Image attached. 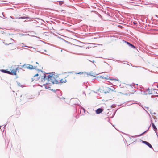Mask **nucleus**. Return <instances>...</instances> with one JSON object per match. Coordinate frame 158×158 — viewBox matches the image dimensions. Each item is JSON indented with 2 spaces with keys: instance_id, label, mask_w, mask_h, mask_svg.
Here are the masks:
<instances>
[{
  "instance_id": "f257e3e1",
  "label": "nucleus",
  "mask_w": 158,
  "mask_h": 158,
  "mask_svg": "<svg viewBox=\"0 0 158 158\" xmlns=\"http://www.w3.org/2000/svg\"><path fill=\"white\" fill-rule=\"evenodd\" d=\"M38 73L33 76V79L36 80L39 79H41L42 82H44L46 80H47L48 81L53 84L58 83L59 76H57L55 75H49L47 76L41 70L38 71Z\"/></svg>"
},
{
  "instance_id": "f03ea898",
  "label": "nucleus",
  "mask_w": 158,
  "mask_h": 158,
  "mask_svg": "<svg viewBox=\"0 0 158 158\" xmlns=\"http://www.w3.org/2000/svg\"><path fill=\"white\" fill-rule=\"evenodd\" d=\"M20 65H12L10 67V69L9 71L10 72V74L13 75H16V72L20 69L19 67Z\"/></svg>"
},
{
  "instance_id": "7ed1b4c3",
  "label": "nucleus",
  "mask_w": 158,
  "mask_h": 158,
  "mask_svg": "<svg viewBox=\"0 0 158 158\" xmlns=\"http://www.w3.org/2000/svg\"><path fill=\"white\" fill-rule=\"evenodd\" d=\"M100 77H102V78L103 79H105L106 80H109L110 81V83H111L112 85L115 84L116 83L119 81V80L117 79H112V78H110L108 77L107 76L106 77L100 76Z\"/></svg>"
},
{
  "instance_id": "20e7f679",
  "label": "nucleus",
  "mask_w": 158,
  "mask_h": 158,
  "mask_svg": "<svg viewBox=\"0 0 158 158\" xmlns=\"http://www.w3.org/2000/svg\"><path fill=\"white\" fill-rule=\"evenodd\" d=\"M66 77L63 75H60L58 77V83H65L66 82Z\"/></svg>"
},
{
  "instance_id": "39448f33",
  "label": "nucleus",
  "mask_w": 158,
  "mask_h": 158,
  "mask_svg": "<svg viewBox=\"0 0 158 158\" xmlns=\"http://www.w3.org/2000/svg\"><path fill=\"white\" fill-rule=\"evenodd\" d=\"M25 67L31 70L36 68H38V67L37 66H33V65L30 64H27L25 65Z\"/></svg>"
},
{
  "instance_id": "423d86ee",
  "label": "nucleus",
  "mask_w": 158,
  "mask_h": 158,
  "mask_svg": "<svg viewBox=\"0 0 158 158\" xmlns=\"http://www.w3.org/2000/svg\"><path fill=\"white\" fill-rule=\"evenodd\" d=\"M132 89V88L131 86H129L127 88V90L128 92L127 93H126L125 94H129V95L130 94H131L132 93L131 92V89Z\"/></svg>"
},
{
  "instance_id": "0eeeda50",
  "label": "nucleus",
  "mask_w": 158,
  "mask_h": 158,
  "mask_svg": "<svg viewBox=\"0 0 158 158\" xmlns=\"http://www.w3.org/2000/svg\"><path fill=\"white\" fill-rule=\"evenodd\" d=\"M103 111V109L102 108H98L96 110V112L97 114H99L102 113Z\"/></svg>"
},
{
  "instance_id": "6e6552de",
  "label": "nucleus",
  "mask_w": 158,
  "mask_h": 158,
  "mask_svg": "<svg viewBox=\"0 0 158 158\" xmlns=\"http://www.w3.org/2000/svg\"><path fill=\"white\" fill-rule=\"evenodd\" d=\"M135 70L136 71L140 72H141L142 68L140 67H135Z\"/></svg>"
},
{
  "instance_id": "1a4fd4ad",
  "label": "nucleus",
  "mask_w": 158,
  "mask_h": 158,
  "mask_svg": "<svg viewBox=\"0 0 158 158\" xmlns=\"http://www.w3.org/2000/svg\"><path fill=\"white\" fill-rule=\"evenodd\" d=\"M143 142L145 144L147 145L150 148H152V146L148 142L146 141H143Z\"/></svg>"
},
{
  "instance_id": "9d476101",
  "label": "nucleus",
  "mask_w": 158,
  "mask_h": 158,
  "mask_svg": "<svg viewBox=\"0 0 158 158\" xmlns=\"http://www.w3.org/2000/svg\"><path fill=\"white\" fill-rule=\"evenodd\" d=\"M8 40L10 42H8V43H6V45H8L11 43H13V41H14V40L12 38H10L8 39Z\"/></svg>"
},
{
  "instance_id": "9b49d317",
  "label": "nucleus",
  "mask_w": 158,
  "mask_h": 158,
  "mask_svg": "<svg viewBox=\"0 0 158 158\" xmlns=\"http://www.w3.org/2000/svg\"><path fill=\"white\" fill-rule=\"evenodd\" d=\"M0 71L10 74V72L9 71H7L4 69H1L0 70Z\"/></svg>"
},
{
  "instance_id": "f8f14e48",
  "label": "nucleus",
  "mask_w": 158,
  "mask_h": 158,
  "mask_svg": "<svg viewBox=\"0 0 158 158\" xmlns=\"http://www.w3.org/2000/svg\"><path fill=\"white\" fill-rule=\"evenodd\" d=\"M123 42L125 43H126L127 44H128L129 46H131L133 48H135V47L133 45L131 44H130V43H129L128 42H127L126 41H123Z\"/></svg>"
},
{
  "instance_id": "ddd939ff",
  "label": "nucleus",
  "mask_w": 158,
  "mask_h": 158,
  "mask_svg": "<svg viewBox=\"0 0 158 158\" xmlns=\"http://www.w3.org/2000/svg\"><path fill=\"white\" fill-rule=\"evenodd\" d=\"M123 42L125 43H126L127 44H128L129 46H131L133 48H135V47L133 45L131 44H130V43H129L128 42H127L126 41H123Z\"/></svg>"
},
{
  "instance_id": "4468645a",
  "label": "nucleus",
  "mask_w": 158,
  "mask_h": 158,
  "mask_svg": "<svg viewBox=\"0 0 158 158\" xmlns=\"http://www.w3.org/2000/svg\"><path fill=\"white\" fill-rule=\"evenodd\" d=\"M152 126L155 131H156V130L157 129L156 127V126L153 123H152Z\"/></svg>"
},
{
  "instance_id": "2eb2a0df",
  "label": "nucleus",
  "mask_w": 158,
  "mask_h": 158,
  "mask_svg": "<svg viewBox=\"0 0 158 158\" xmlns=\"http://www.w3.org/2000/svg\"><path fill=\"white\" fill-rule=\"evenodd\" d=\"M59 5H61L63 4L64 3V1H59Z\"/></svg>"
},
{
  "instance_id": "dca6fc26",
  "label": "nucleus",
  "mask_w": 158,
  "mask_h": 158,
  "mask_svg": "<svg viewBox=\"0 0 158 158\" xmlns=\"http://www.w3.org/2000/svg\"><path fill=\"white\" fill-rule=\"evenodd\" d=\"M75 74H83V72H79V73H75Z\"/></svg>"
},
{
  "instance_id": "f3484780",
  "label": "nucleus",
  "mask_w": 158,
  "mask_h": 158,
  "mask_svg": "<svg viewBox=\"0 0 158 158\" xmlns=\"http://www.w3.org/2000/svg\"><path fill=\"white\" fill-rule=\"evenodd\" d=\"M27 18L26 17H21V19H25V18Z\"/></svg>"
},
{
  "instance_id": "a211bd4d",
  "label": "nucleus",
  "mask_w": 158,
  "mask_h": 158,
  "mask_svg": "<svg viewBox=\"0 0 158 158\" xmlns=\"http://www.w3.org/2000/svg\"><path fill=\"white\" fill-rule=\"evenodd\" d=\"M156 96H158V95H156ZM157 100H158V98L157 99Z\"/></svg>"
},
{
  "instance_id": "6ab92c4d",
  "label": "nucleus",
  "mask_w": 158,
  "mask_h": 158,
  "mask_svg": "<svg viewBox=\"0 0 158 158\" xmlns=\"http://www.w3.org/2000/svg\"><path fill=\"white\" fill-rule=\"evenodd\" d=\"M36 64H38V63H37V62H36Z\"/></svg>"
},
{
  "instance_id": "aec40b11",
  "label": "nucleus",
  "mask_w": 158,
  "mask_h": 158,
  "mask_svg": "<svg viewBox=\"0 0 158 158\" xmlns=\"http://www.w3.org/2000/svg\"><path fill=\"white\" fill-rule=\"evenodd\" d=\"M25 65H23V66H25Z\"/></svg>"
},
{
  "instance_id": "412c9836",
  "label": "nucleus",
  "mask_w": 158,
  "mask_h": 158,
  "mask_svg": "<svg viewBox=\"0 0 158 158\" xmlns=\"http://www.w3.org/2000/svg\"><path fill=\"white\" fill-rule=\"evenodd\" d=\"M44 84H45V83L43 84V85H44Z\"/></svg>"
}]
</instances>
